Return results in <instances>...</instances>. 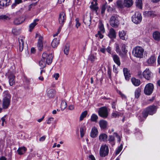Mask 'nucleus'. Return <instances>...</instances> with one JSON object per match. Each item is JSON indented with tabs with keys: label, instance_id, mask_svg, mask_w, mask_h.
Wrapping results in <instances>:
<instances>
[{
	"label": "nucleus",
	"instance_id": "f257e3e1",
	"mask_svg": "<svg viewBox=\"0 0 160 160\" xmlns=\"http://www.w3.org/2000/svg\"><path fill=\"white\" fill-rule=\"evenodd\" d=\"M119 16L117 14L112 16L109 20L110 25L114 28H117L119 24Z\"/></svg>",
	"mask_w": 160,
	"mask_h": 160
},
{
	"label": "nucleus",
	"instance_id": "f03ea898",
	"mask_svg": "<svg viewBox=\"0 0 160 160\" xmlns=\"http://www.w3.org/2000/svg\"><path fill=\"white\" fill-rule=\"evenodd\" d=\"M144 49L141 47H136L133 48L132 53L134 56L139 58H142L143 55Z\"/></svg>",
	"mask_w": 160,
	"mask_h": 160
},
{
	"label": "nucleus",
	"instance_id": "7ed1b4c3",
	"mask_svg": "<svg viewBox=\"0 0 160 160\" xmlns=\"http://www.w3.org/2000/svg\"><path fill=\"white\" fill-rule=\"evenodd\" d=\"M142 20L141 15L139 12H135L134 14L132 17V22L136 24L139 23L141 22Z\"/></svg>",
	"mask_w": 160,
	"mask_h": 160
},
{
	"label": "nucleus",
	"instance_id": "20e7f679",
	"mask_svg": "<svg viewBox=\"0 0 160 160\" xmlns=\"http://www.w3.org/2000/svg\"><path fill=\"white\" fill-rule=\"evenodd\" d=\"M98 114L100 117L103 118H107L108 115V112L107 108L103 107L99 108Z\"/></svg>",
	"mask_w": 160,
	"mask_h": 160
},
{
	"label": "nucleus",
	"instance_id": "39448f33",
	"mask_svg": "<svg viewBox=\"0 0 160 160\" xmlns=\"http://www.w3.org/2000/svg\"><path fill=\"white\" fill-rule=\"evenodd\" d=\"M108 153L109 148L108 146L106 144L101 146L99 151L100 156L104 157L108 155Z\"/></svg>",
	"mask_w": 160,
	"mask_h": 160
},
{
	"label": "nucleus",
	"instance_id": "423d86ee",
	"mask_svg": "<svg viewBox=\"0 0 160 160\" xmlns=\"http://www.w3.org/2000/svg\"><path fill=\"white\" fill-rule=\"evenodd\" d=\"M53 57V56L52 54L48 55L47 53L45 52L43 53L42 55V58L46 61V62L48 65L52 63Z\"/></svg>",
	"mask_w": 160,
	"mask_h": 160
},
{
	"label": "nucleus",
	"instance_id": "0eeeda50",
	"mask_svg": "<svg viewBox=\"0 0 160 160\" xmlns=\"http://www.w3.org/2000/svg\"><path fill=\"white\" fill-rule=\"evenodd\" d=\"M153 89V85L151 83H148L145 87L144 92L146 95H150L152 93Z\"/></svg>",
	"mask_w": 160,
	"mask_h": 160
},
{
	"label": "nucleus",
	"instance_id": "6e6552de",
	"mask_svg": "<svg viewBox=\"0 0 160 160\" xmlns=\"http://www.w3.org/2000/svg\"><path fill=\"white\" fill-rule=\"evenodd\" d=\"M142 75L147 80H149L152 78V73L149 69L146 68L143 72Z\"/></svg>",
	"mask_w": 160,
	"mask_h": 160
},
{
	"label": "nucleus",
	"instance_id": "1a4fd4ad",
	"mask_svg": "<svg viewBox=\"0 0 160 160\" xmlns=\"http://www.w3.org/2000/svg\"><path fill=\"white\" fill-rule=\"evenodd\" d=\"M91 18L90 14H86L84 16L83 22L87 26H89L91 23Z\"/></svg>",
	"mask_w": 160,
	"mask_h": 160
},
{
	"label": "nucleus",
	"instance_id": "9d476101",
	"mask_svg": "<svg viewBox=\"0 0 160 160\" xmlns=\"http://www.w3.org/2000/svg\"><path fill=\"white\" fill-rule=\"evenodd\" d=\"M43 38L42 36H39V38L38 40L37 46L38 49L40 51H42L43 49Z\"/></svg>",
	"mask_w": 160,
	"mask_h": 160
},
{
	"label": "nucleus",
	"instance_id": "9b49d317",
	"mask_svg": "<svg viewBox=\"0 0 160 160\" xmlns=\"http://www.w3.org/2000/svg\"><path fill=\"white\" fill-rule=\"evenodd\" d=\"M66 16L63 12H62L60 13L58 17L59 23L62 25H63L66 19Z\"/></svg>",
	"mask_w": 160,
	"mask_h": 160
},
{
	"label": "nucleus",
	"instance_id": "f8f14e48",
	"mask_svg": "<svg viewBox=\"0 0 160 160\" xmlns=\"http://www.w3.org/2000/svg\"><path fill=\"white\" fill-rule=\"evenodd\" d=\"M55 90L52 88H49L47 90V95L50 99L52 98L56 94Z\"/></svg>",
	"mask_w": 160,
	"mask_h": 160
},
{
	"label": "nucleus",
	"instance_id": "ddd939ff",
	"mask_svg": "<svg viewBox=\"0 0 160 160\" xmlns=\"http://www.w3.org/2000/svg\"><path fill=\"white\" fill-rule=\"evenodd\" d=\"M149 114L152 115L155 113L156 111V107L154 106H151L146 108Z\"/></svg>",
	"mask_w": 160,
	"mask_h": 160
},
{
	"label": "nucleus",
	"instance_id": "4468645a",
	"mask_svg": "<svg viewBox=\"0 0 160 160\" xmlns=\"http://www.w3.org/2000/svg\"><path fill=\"white\" fill-rule=\"evenodd\" d=\"M123 71L125 79L127 80H129L131 77L130 71L127 68H124L123 69Z\"/></svg>",
	"mask_w": 160,
	"mask_h": 160
},
{
	"label": "nucleus",
	"instance_id": "2eb2a0df",
	"mask_svg": "<svg viewBox=\"0 0 160 160\" xmlns=\"http://www.w3.org/2000/svg\"><path fill=\"white\" fill-rule=\"evenodd\" d=\"M25 38L23 37H20L18 38L19 43V50L20 52H22L23 49L24 40Z\"/></svg>",
	"mask_w": 160,
	"mask_h": 160
},
{
	"label": "nucleus",
	"instance_id": "dca6fc26",
	"mask_svg": "<svg viewBox=\"0 0 160 160\" xmlns=\"http://www.w3.org/2000/svg\"><path fill=\"white\" fill-rule=\"evenodd\" d=\"M8 78L9 79V84L10 86H12L15 84V76L13 74H8Z\"/></svg>",
	"mask_w": 160,
	"mask_h": 160
},
{
	"label": "nucleus",
	"instance_id": "f3484780",
	"mask_svg": "<svg viewBox=\"0 0 160 160\" xmlns=\"http://www.w3.org/2000/svg\"><path fill=\"white\" fill-rule=\"evenodd\" d=\"M108 36L111 39L115 38L116 37V33L115 30L113 28H111L109 30Z\"/></svg>",
	"mask_w": 160,
	"mask_h": 160
},
{
	"label": "nucleus",
	"instance_id": "a211bd4d",
	"mask_svg": "<svg viewBox=\"0 0 160 160\" xmlns=\"http://www.w3.org/2000/svg\"><path fill=\"white\" fill-rule=\"evenodd\" d=\"M99 123L101 129H105L107 128L108 125V122L107 121L103 120H101Z\"/></svg>",
	"mask_w": 160,
	"mask_h": 160
},
{
	"label": "nucleus",
	"instance_id": "6ab92c4d",
	"mask_svg": "<svg viewBox=\"0 0 160 160\" xmlns=\"http://www.w3.org/2000/svg\"><path fill=\"white\" fill-rule=\"evenodd\" d=\"M156 58L154 56H151L147 60V62L148 65H152L156 61Z\"/></svg>",
	"mask_w": 160,
	"mask_h": 160
},
{
	"label": "nucleus",
	"instance_id": "aec40b11",
	"mask_svg": "<svg viewBox=\"0 0 160 160\" xmlns=\"http://www.w3.org/2000/svg\"><path fill=\"white\" fill-rule=\"evenodd\" d=\"M143 14L147 17L153 18L156 16V14L153 11H148L144 12Z\"/></svg>",
	"mask_w": 160,
	"mask_h": 160
},
{
	"label": "nucleus",
	"instance_id": "412c9836",
	"mask_svg": "<svg viewBox=\"0 0 160 160\" xmlns=\"http://www.w3.org/2000/svg\"><path fill=\"white\" fill-rule=\"evenodd\" d=\"M95 2H91V5L90 6V8L93 10L97 12L98 10V7L97 6L98 5V3L97 2V0H94Z\"/></svg>",
	"mask_w": 160,
	"mask_h": 160
},
{
	"label": "nucleus",
	"instance_id": "4be33fe9",
	"mask_svg": "<svg viewBox=\"0 0 160 160\" xmlns=\"http://www.w3.org/2000/svg\"><path fill=\"white\" fill-rule=\"evenodd\" d=\"M112 58L114 62L118 66H120L121 62L119 57L116 54H114L112 56Z\"/></svg>",
	"mask_w": 160,
	"mask_h": 160
},
{
	"label": "nucleus",
	"instance_id": "5701e85b",
	"mask_svg": "<svg viewBox=\"0 0 160 160\" xmlns=\"http://www.w3.org/2000/svg\"><path fill=\"white\" fill-rule=\"evenodd\" d=\"M10 3V0H0V5L2 7L9 5Z\"/></svg>",
	"mask_w": 160,
	"mask_h": 160
},
{
	"label": "nucleus",
	"instance_id": "b1692460",
	"mask_svg": "<svg viewBox=\"0 0 160 160\" xmlns=\"http://www.w3.org/2000/svg\"><path fill=\"white\" fill-rule=\"evenodd\" d=\"M98 133V129L94 127L92 129L90 136L94 138L96 137Z\"/></svg>",
	"mask_w": 160,
	"mask_h": 160
},
{
	"label": "nucleus",
	"instance_id": "393cba45",
	"mask_svg": "<svg viewBox=\"0 0 160 160\" xmlns=\"http://www.w3.org/2000/svg\"><path fill=\"white\" fill-rule=\"evenodd\" d=\"M10 101H3L2 103V109H7L10 105Z\"/></svg>",
	"mask_w": 160,
	"mask_h": 160
},
{
	"label": "nucleus",
	"instance_id": "a878e982",
	"mask_svg": "<svg viewBox=\"0 0 160 160\" xmlns=\"http://www.w3.org/2000/svg\"><path fill=\"white\" fill-rule=\"evenodd\" d=\"M39 21L38 19H35L33 22L31 23L29 26V31L31 32L32 30L35 27L37 24V22Z\"/></svg>",
	"mask_w": 160,
	"mask_h": 160
},
{
	"label": "nucleus",
	"instance_id": "bb28decb",
	"mask_svg": "<svg viewBox=\"0 0 160 160\" xmlns=\"http://www.w3.org/2000/svg\"><path fill=\"white\" fill-rule=\"evenodd\" d=\"M108 138V135L105 133L100 134L99 137V140L100 142H105Z\"/></svg>",
	"mask_w": 160,
	"mask_h": 160
},
{
	"label": "nucleus",
	"instance_id": "cd10ccee",
	"mask_svg": "<svg viewBox=\"0 0 160 160\" xmlns=\"http://www.w3.org/2000/svg\"><path fill=\"white\" fill-rule=\"evenodd\" d=\"M59 40L56 38H54L52 40L51 43V45L53 48L57 47L59 44Z\"/></svg>",
	"mask_w": 160,
	"mask_h": 160
},
{
	"label": "nucleus",
	"instance_id": "c85d7f7f",
	"mask_svg": "<svg viewBox=\"0 0 160 160\" xmlns=\"http://www.w3.org/2000/svg\"><path fill=\"white\" fill-rule=\"evenodd\" d=\"M153 37L155 40L159 41L160 40V33L158 31L154 32L153 33Z\"/></svg>",
	"mask_w": 160,
	"mask_h": 160
},
{
	"label": "nucleus",
	"instance_id": "c756f323",
	"mask_svg": "<svg viewBox=\"0 0 160 160\" xmlns=\"http://www.w3.org/2000/svg\"><path fill=\"white\" fill-rule=\"evenodd\" d=\"M131 81L132 84L135 86H138L140 84V80L134 78H132Z\"/></svg>",
	"mask_w": 160,
	"mask_h": 160
},
{
	"label": "nucleus",
	"instance_id": "7c9ffc66",
	"mask_svg": "<svg viewBox=\"0 0 160 160\" xmlns=\"http://www.w3.org/2000/svg\"><path fill=\"white\" fill-rule=\"evenodd\" d=\"M132 0H124V4L125 7H129L132 5Z\"/></svg>",
	"mask_w": 160,
	"mask_h": 160
},
{
	"label": "nucleus",
	"instance_id": "2f4dec72",
	"mask_svg": "<svg viewBox=\"0 0 160 160\" xmlns=\"http://www.w3.org/2000/svg\"><path fill=\"white\" fill-rule=\"evenodd\" d=\"M3 100H10L11 99V95L7 91H5L3 93Z\"/></svg>",
	"mask_w": 160,
	"mask_h": 160
},
{
	"label": "nucleus",
	"instance_id": "473e14b6",
	"mask_svg": "<svg viewBox=\"0 0 160 160\" xmlns=\"http://www.w3.org/2000/svg\"><path fill=\"white\" fill-rule=\"evenodd\" d=\"M119 34L120 38L122 40L125 39L126 33L124 31H122L119 32Z\"/></svg>",
	"mask_w": 160,
	"mask_h": 160
},
{
	"label": "nucleus",
	"instance_id": "72a5a7b5",
	"mask_svg": "<svg viewBox=\"0 0 160 160\" xmlns=\"http://www.w3.org/2000/svg\"><path fill=\"white\" fill-rule=\"evenodd\" d=\"M121 116V113L118 111L113 112L111 114V117L112 118L119 117Z\"/></svg>",
	"mask_w": 160,
	"mask_h": 160
},
{
	"label": "nucleus",
	"instance_id": "f704fd0d",
	"mask_svg": "<svg viewBox=\"0 0 160 160\" xmlns=\"http://www.w3.org/2000/svg\"><path fill=\"white\" fill-rule=\"evenodd\" d=\"M141 89L139 88H137L135 92V97L136 99H138L140 95Z\"/></svg>",
	"mask_w": 160,
	"mask_h": 160
},
{
	"label": "nucleus",
	"instance_id": "c9c22d12",
	"mask_svg": "<svg viewBox=\"0 0 160 160\" xmlns=\"http://www.w3.org/2000/svg\"><path fill=\"white\" fill-rule=\"evenodd\" d=\"M21 18H16L14 21V23L16 25H19L22 23L23 21Z\"/></svg>",
	"mask_w": 160,
	"mask_h": 160
},
{
	"label": "nucleus",
	"instance_id": "e433bc0d",
	"mask_svg": "<svg viewBox=\"0 0 160 160\" xmlns=\"http://www.w3.org/2000/svg\"><path fill=\"white\" fill-rule=\"evenodd\" d=\"M108 141L109 143H110L112 146L115 144V138L114 136H109Z\"/></svg>",
	"mask_w": 160,
	"mask_h": 160
},
{
	"label": "nucleus",
	"instance_id": "4c0bfd02",
	"mask_svg": "<svg viewBox=\"0 0 160 160\" xmlns=\"http://www.w3.org/2000/svg\"><path fill=\"white\" fill-rule=\"evenodd\" d=\"M46 63H47L45 61V60L43 58H42V60L39 62V65L41 68H43L45 67L46 64Z\"/></svg>",
	"mask_w": 160,
	"mask_h": 160
},
{
	"label": "nucleus",
	"instance_id": "58836bf2",
	"mask_svg": "<svg viewBox=\"0 0 160 160\" xmlns=\"http://www.w3.org/2000/svg\"><path fill=\"white\" fill-rule=\"evenodd\" d=\"M98 118V116L96 114H93L91 116V120L92 122H96Z\"/></svg>",
	"mask_w": 160,
	"mask_h": 160
},
{
	"label": "nucleus",
	"instance_id": "ea45409f",
	"mask_svg": "<svg viewBox=\"0 0 160 160\" xmlns=\"http://www.w3.org/2000/svg\"><path fill=\"white\" fill-rule=\"evenodd\" d=\"M67 106V103L65 101H62L61 108L62 110H64Z\"/></svg>",
	"mask_w": 160,
	"mask_h": 160
},
{
	"label": "nucleus",
	"instance_id": "a19ab883",
	"mask_svg": "<svg viewBox=\"0 0 160 160\" xmlns=\"http://www.w3.org/2000/svg\"><path fill=\"white\" fill-rule=\"evenodd\" d=\"M136 4L137 7L139 9H142V1L141 0H136Z\"/></svg>",
	"mask_w": 160,
	"mask_h": 160
},
{
	"label": "nucleus",
	"instance_id": "79ce46f5",
	"mask_svg": "<svg viewBox=\"0 0 160 160\" xmlns=\"http://www.w3.org/2000/svg\"><path fill=\"white\" fill-rule=\"evenodd\" d=\"M126 45L125 44H122L121 45V48L123 52L126 54L128 52V50L126 49Z\"/></svg>",
	"mask_w": 160,
	"mask_h": 160
},
{
	"label": "nucleus",
	"instance_id": "37998d69",
	"mask_svg": "<svg viewBox=\"0 0 160 160\" xmlns=\"http://www.w3.org/2000/svg\"><path fill=\"white\" fill-rule=\"evenodd\" d=\"M87 113L88 112L87 111H85L83 112L80 116V121H81L82 120L83 118L86 117Z\"/></svg>",
	"mask_w": 160,
	"mask_h": 160
},
{
	"label": "nucleus",
	"instance_id": "c03bdc74",
	"mask_svg": "<svg viewBox=\"0 0 160 160\" xmlns=\"http://www.w3.org/2000/svg\"><path fill=\"white\" fill-rule=\"evenodd\" d=\"M116 3L117 6L118 8H123V3L122 0H118L117 2Z\"/></svg>",
	"mask_w": 160,
	"mask_h": 160
},
{
	"label": "nucleus",
	"instance_id": "a18cd8bd",
	"mask_svg": "<svg viewBox=\"0 0 160 160\" xmlns=\"http://www.w3.org/2000/svg\"><path fill=\"white\" fill-rule=\"evenodd\" d=\"M69 45L68 44H67L65 46L64 50V53L66 55H68L69 53Z\"/></svg>",
	"mask_w": 160,
	"mask_h": 160
},
{
	"label": "nucleus",
	"instance_id": "49530a36",
	"mask_svg": "<svg viewBox=\"0 0 160 160\" xmlns=\"http://www.w3.org/2000/svg\"><path fill=\"white\" fill-rule=\"evenodd\" d=\"M12 33L15 35H18L20 33V30L19 29L14 28L12 29Z\"/></svg>",
	"mask_w": 160,
	"mask_h": 160
},
{
	"label": "nucleus",
	"instance_id": "de8ad7c7",
	"mask_svg": "<svg viewBox=\"0 0 160 160\" xmlns=\"http://www.w3.org/2000/svg\"><path fill=\"white\" fill-rule=\"evenodd\" d=\"M122 148V144H121L118 147L117 150L115 152L116 155H118L121 151Z\"/></svg>",
	"mask_w": 160,
	"mask_h": 160
},
{
	"label": "nucleus",
	"instance_id": "09e8293b",
	"mask_svg": "<svg viewBox=\"0 0 160 160\" xmlns=\"http://www.w3.org/2000/svg\"><path fill=\"white\" fill-rule=\"evenodd\" d=\"M95 58L96 57L94 55H91L89 56L88 59L92 63H93L95 61Z\"/></svg>",
	"mask_w": 160,
	"mask_h": 160
},
{
	"label": "nucleus",
	"instance_id": "8fccbe9b",
	"mask_svg": "<svg viewBox=\"0 0 160 160\" xmlns=\"http://www.w3.org/2000/svg\"><path fill=\"white\" fill-rule=\"evenodd\" d=\"M99 28L100 31V32H102V33H104L105 32V29L103 25L101 23L99 25Z\"/></svg>",
	"mask_w": 160,
	"mask_h": 160
},
{
	"label": "nucleus",
	"instance_id": "3c124183",
	"mask_svg": "<svg viewBox=\"0 0 160 160\" xmlns=\"http://www.w3.org/2000/svg\"><path fill=\"white\" fill-rule=\"evenodd\" d=\"M142 114L143 117L145 118H146L149 114L146 109L142 112Z\"/></svg>",
	"mask_w": 160,
	"mask_h": 160
},
{
	"label": "nucleus",
	"instance_id": "603ef678",
	"mask_svg": "<svg viewBox=\"0 0 160 160\" xmlns=\"http://www.w3.org/2000/svg\"><path fill=\"white\" fill-rule=\"evenodd\" d=\"M116 51L117 53H119L120 55L121 53V52L120 49L119 45L117 43L116 44Z\"/></svg>",
	"mask_w": 160,
	"mask_h": 160
},
{
	"label": "nucleus",
	"instance_id": "864d4df0",
	"mask_svg": "<svg viewBox=\"0 0 160 160\" xmlns=\"http://www.w3.org/2000/svg\"><path fill=\"white\" fill-rule=\"evenodd\" d=\"M0 19L7 20L9 19V18L6 15H2L0 16Z\"/></svg>",
	"mask_w": 160,
	"mask_h": 160
},
{
	"label": "nucleus",
	"instance_id": "5fc2aeb1",
	"mask_svg": "<svg viewBox=\"0 0 160 160\" xmlns=\"http://www.w3.org/2000/svg\"><path fill=\"white\" fill-rule=\"evenodd\" d=\"M76 21V27L77 28H78L80 25L81 23L79 22V19L78 18H76L75 19Z\"/></svg>",
	"mask_w": 160,
	"mask_h": 160
},
{
	"label": "nucleus",
	"instance_id": "6e6d98bb",
	"mask_svg": "<svg viewBox=\"0 0 160 160\" xmlns=\"http://www.w3.org/2000/svg\"><path fill=\"white\" fill-rule=\"evenodd\" d=\"M95 36L97 37H99L100 39L102 38L103 37V36L101 33L100 31H98V33L96 34Z\"/></svg>",
	"mask_w": 160,
	"mask_h": 160
},
{
	"label": "nucleus",
	"instance_id": "4d7b16f0",
	"mask_svg": "<svg viewBox=\"0 0 160 160\" xmlns=\"http://www.w3.org/2000/svg\"><path fill=\"white\" fill-rule=\"evenodd\" d=\"M80 135L81 138H82L84 134V131L83 128H80Z\"/></svg>",
	"mask_w": 160,
	"mask_h": 160
},
{
	"label": "nucleus",
	"instance_id": "13d9d810",
	"mask_svg": "<svg viewBox=\"0 0 160 160\" xmlns=\"http://www.w3.org/2000/svg\"><path fill=\"white\" fill-rule=\"evenodd\" d=\"M106 4L102 6L101 9V13L103 14L104 13L105 10L106 9Z\"/></svg>",
	"mask_w": 160,
	"mask_h": 160
},
{
	"label": "nucleus",
	"instance_id": "bf43d9fd",
	"mask_svg": "<svg viewBox=\"0 0 160 160\" xmlns=\"http://www.w3.org/2000/svg\"><path fill=\"white\" fill-rule=\"evenodd\" d=\"M22 0H15V3H13L12 5V6H15L16 4H18L19 3L22 2Z\"/></svg>",
	"mask_w": 160,
	"mask_h": 160
},
{
	"label": "nucleus",
	"instance_id": "052dcab7",
	"mask_svg": "<svg viewBox=\"0 0 160 160\" xmlns=\"http://www.w3.org/2000/svg\"><path fill=\"white\" fill-rule=\"evenodd\" d=\"M18 153V154L20 155H22L24 153L23 151L21 150V149L19 148L18 149L17 151Z\"/></svg>",
	"mask_w": 160,
	"mask_h": 160
},
{
	"label": "nucleus",
	"instance_id": "680f3d73",
	"mask_svg": "<svg viewBox=\"0 0 160 160\" xmlns=\"http://www.w3.org/2000/svg\"><path fill=\"white\" fill-rule=\"evenodd\" d=\"M54 118H49L47 122V123L48 124H50L51 123V122H52L53 121Z\"/></svg>",
	"mask_w": 160,
	"mask_h": 160
},
{
	"label": "nucleus",
	"instance_id": "e2e57ef3",
	"mask_svg": "<svg viewBox=\"0 0 160 160\" xmlns=\"http://www.w3.org/2000/svg\"><path fill=\"white\" fill-rule=\"evenodd\" d=\"M59 77V74L58 73H55L53 75V77L56 80H57Z\"/></svg>",
	"mask_w": 160,
	"mask_h": 160
},
{
	"label": "nucleus",
	"instance_id": "0e129e2a",
	"mask_svg": "<svg viewBox=\"0 0 160 160\" xmlns=\"http://www.w3.org/2000/svg\"><path fill=\"white\" fill-rule=\"evenodd\" d=\"M108 75L110 78L111 77V72L110 69H108Z\"/></svg>",
	"mask_w": 160,
	"mask_h": 160
},
{
	"label": "nucleus",
	"instance_id": "69168bd1",
	"mask_svg": "<svg viewBox=\"0 0 160 160\" xmlns=\"http://www.w3.org/2000/svg\"><path fill=\"white\" fill-rule=\"evenodd\" d=\"M113 71L116 73H118L117 68L115 65L113 66Z\"/></svg>",
	"mask_w": 160,
	"mask_h": 160
},
{
	"label": "nucleus",
	"instance_id": "338daca9",
	"mask_svg": "<svg viewBox=\"0 0 160 160\" xmlns=\"http://www.w3.org/2000/svg\"><path fill=\"white\" fill-rule=\"evenodd\" d=\"M119 94L121 95L122 99H127V97L125 95L122 94L121 92H120Z\"/></svg>",
	"mask_w": 160,
	"mask_h": 160
},
{
	"label": "nucleus",
	"instance_id": "774afa93",
	"mask_svg": "<svg viewBox=\"0 0 160 160\" xmlns=\"http://www.w3.org/2000/svg\"><path fill=\"white\" fill-rule=\"evenodd\" d=\"M106 8L107 9V11L109 12L112 10V8L110 6H107L106 5Z\"/></svg>",
	"mask_w": 160,
	"mask_h": 160
}]
</instances>
